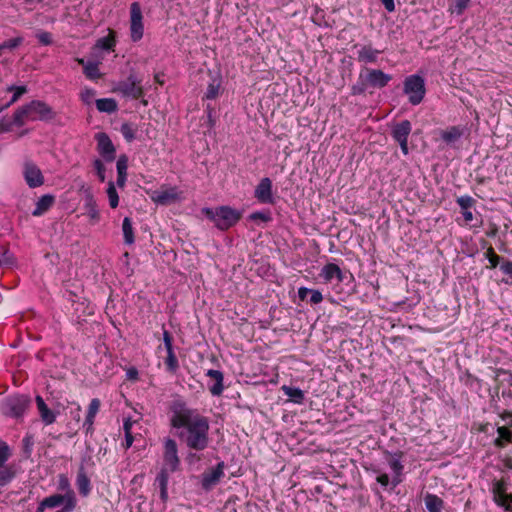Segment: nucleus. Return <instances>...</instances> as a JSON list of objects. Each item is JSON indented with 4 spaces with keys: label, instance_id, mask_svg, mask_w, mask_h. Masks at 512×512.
Here are the masks:
<instances>
[{
    "label": "nucleus",
    "instance_id": "nucleus-1",
    "mask_svg": "<svg viewBox=\"0 0 512 512\" xmlns=\"http://www.w3.org/2000/svg\"><path fill=\"white\" fill-rule=\"evenodd\" d=\"M169 409L172 414L170 424L179 430V439L191 450H205L209 445L208 419L182 399L173 400Z\"/></svg>",
    "mask_w": 512,
    "mask_h": 512
},
{
    "label": "nucleus",
    "instance_id": "nucleus-2",
    "mask_svg": "<svg viewBox=\"0 0 512 512\" xmlns=\"http://www.w3.org/2000/svg\"><path fill=\"white\" fill-rule=\"evenodd\" d=\"M392 76L380 69L364 68L359 73L357 82L351 87L352 95H361L372 88H384L391 81Z\"/></svg>",
    "mask_w": 512,
    "mask_h": 512
},
{
    "label": "nucleus",
    "instance_id": "nucleus-3",
    "mask_svg": "<svg viewBox=\"0 0 512 512\" xmlns=\"http://www.w3.org/2000/svg\"><path fill=\"white\" fill-rule=\"evenodd\" d=\"M203 213L208 219L213 221L215 226L220 230L229 229L241 218V213L229 206H221L215 210L211 208H204Z\"/></svg>",
    "mask_w": 512,
    "mask_h": 512
},
{
    "label": "nucleus",
    "instance_id": "nucleus-4",
    "mask_svg": "<svg viewBox=\"0 0 512 512\" xmlns=\"http://www.w3.org/2000/svg\"><path fill=\"white\" fill-rule=\"evenodd\" d=\"M31 404L28 395L15 394L7 396L1 402V411L5 416L21 418Z\"/></svg>",
    "mask_w": 512,
    "mask_h": 512
},
{
    "label": "nucleus",
    "instance_id": "nucleus-5",
    "mask_svg": "<svg viewBox=\"0 0 512 512\" xmlns=\"http://www.w3.org/2000/svg\"><path fill=\"white\" fill-rule=\"evenodd\" d=\"M141 83L142 80L131 71L125 80L117 83L114 91L121 94L123 97L139 99L144 95V89Z\"/></svg>",
    "mask_w": 512,
    "mask_h": 512
},
{
    "label": "nucleus",
    "instance_id": "nucleus-6",
    "mask_svg": "<svg viewBox=\"0 0 512 512\" xmlns=\"http://www.w3.org/2000/svg\"><path fill=\"white\" fill-rule=\"evenodd\" d=\"M403 91L412 105L420 104L426 92L424 79L419 75L408 76L404 81Z\"/></svg>",
    "mask_w": 512,
    "mask_h": 512
},
{
    "label": "nucleus",
    "instance_id": "nucleus-7",
    "mask_svg": "<svg viewBox=\"0 0 512 512\" xmlns=\"http://www.w3.org/2000/svg\"><path fill=\"white\" fill-rule=\"evenodd\" d=\"M412 125L409 120H402L393 125L391 130L392 138L399 143L401 151L404 155L409 153L408 150V137L411 133Z\"/></svg>",
    "mask_w": 512,
    "mask_h": 512
},
{
    "label": "nucleus",
    "instance_id": "nucleus-8",
    "mask_svg": "<svg viewBox=\"0 0 512 512\" xmlns=\"http://www.w3.org/2000/svg\"><path fill=\"white\" fill-rule=\"evenodd\" d=\"M141 6L138 2H133L130 6V32L133 42L139 41L143 37L144 26Z\"/></svg>",
    "mask_w": 512,
    "mask_h": 512
},
{
    "label": "nucleus",
    "instance_id": "nucleus-9",
    "mask_svg": "<svg viewBox=\"0 0 512 512\" xmlns=\"http://www.w3.org/2000/svg\"><path fill=\"white\" fill-rule=\"evenodd\" d=\"M163 459V468H167V470H169L170 472H175L176 470H178L180 465V459L178 456L177 443L174 439H165Z\"/></svg>",
    "mask_w": 512,
    "mask_h": 512
},
{
    "label": "nucleus",
    "instance_id": "nucleus-10",
    "mask_svg": "<svg viewBox=\"0 0 512 512\" xmlns=\"http://www.w3.org/2000/svg\"><path fill=\"white\" fill-rule=\"evenodd\" d=\"M225 463L219 462L215 467L201 474V487L204 491L212 490L224 477Z\"/></svg>",
    "mask_w": 512,
    "mask_h": 512
},
{
    "label": "nucleus",
    "instance_id": "nucleus-11",
    "mask_svg": "<svg viewBox=\"0 0 512 512\" xmlns=\"http://www.w3.org/2000/svg\"><path fill=\"white\" fill-rule=\"evenodd\" d=\"M28 109L29 113L31 114V121H49L55 117V113L52 108L40 100H33L28 103Z\"/></svg>",
    "mask_w": 512,
    "mask_h": 512
},
{
    "label": "nucleus",
    "instance_id": "nucleus-12",
    "mask_svg": "<svg viewBox=\"0 0 512 512\" xmlns=\"http://www.w3.org/2000/svg\"><path fill=\"white\" fill-rule=\"evenodd\" d=\"M97 141V151L106 162L114 161L116 149L110 137L105 132H99L95 135Z\"/></svg>",
    "mask_w": 512,
    "mask_h": 512
},
{
    "label": "nucleus",
    "instance_id": "nucleus-13",
    "mask_svg": "<svg viewBox=\"0 0 512 512\" xmlns=\"http://www.w3.org/2000/svg\"><path fill=\"white\" fill-rule=\"evenodd\" d=\"M23 176L30 188L40 187L44 184V176L40 168L32 161L24 163Z\"/></svg>",
    "mask_w": 512,
    "mask_h": 512
},
{
    "label": "nucleus",
    "instance_id": "nucleus-14",
    "mask_svg": "<svg viewBox=\"0 0 512 512\" xmlns=\"http://www.w3.org/2000/svg\"><path fill=\"white\" fill-rule=\"evenodd\" d=\"M255 198L263 204H273L272 181L268 177L260 180L254 191Z\"/></svg>",
    "mask_w": 512,
    "mask_h": 512
},
{
    "label": "nucleus",
    "instance_id": "nucleus-15",
    "mask_svg": "<svg viewBox=\"0 0 512 512\" xmlns=\"http://www.w3.org/2000/svg\"><path fill=\"white\" fill-rule=\"evenodd\" d=\"M82 191L84 193V207L86 209V213L92 221L97 222L99 220V212L92 190L89 187L83 186Z\"/></svg>",
    "mask_w": 512,
    "mask_h": 512
},
{
    "label": "nucleus",
    "instance_id": "nucleus-16",
    "mask_svg": "<svg viewBox=\"0 0 512 512\" xmlns=\"http://www.w3.org/2000/svg\"><path fill=\"white\" fill-rule=\"evenodd\" d=\"M355 48H358V45H355ZM380 53V50L372 48L371 45H362L359 46L357 60L365 64L375 63Z\"/></svg>",
    "mask_w": 512,
    "mask_h": 512
},
{
    "label": "nucleus",
    "instance_id": "nucleus-17",
    "mask_svg": "<svg viewBox=\"0 0 512 512\" xmlns=\"http://www.w3.org/2000/svg\"><path fill=\"white\" fill-rule=\"evenodd\" d=\"M157 204L168 205L178 200L177 188L171 187L165 190L156 191L152 197Z\"/></svg>",
    "mask_w": 512,
    "mask_h": 512
},
{
    "label": "nucleus",
    "instance_id": "nucleus-18",
    "mask_svg": "<svg viewBox=\"0 0 512 512\" xmlns=\"http://www.w3.org/2000/svg\"><path fill=\"white\" fill-rule=\"evenodd\" d=\"M206 376L211 378L214 383L209 386V391L213 396H220L223 393L224 385H223V373L219 370L209 369L206 372Z\"/></svg>",
    "mask_w": 512,
    "mask_h": 512
},
{
    "label": "nucleus",
    "instance_id": "nucleus-19",
    "mask_svg": "<svg viewBox=\"0 0 512 512\" xmlns=\"http://www.w3.org/2000/svg\"><path fill=\"white\" fill-rule=\"evenodd\" d=\"M35 400L41 420L46 425L53 424L56 420V414L49 409V407L47 406V404L45 403L44 399L41 396L37 395Z\"/></svg>",
    "mask_w": 512,
    "mask_h": 512
},
{
    "label": "nucleus",
    "instance_id": "nucleus-20",
    "mask_svg": "<svg viewBox=\"0 0 512 512\" xmlns=\"http://www.w3.org/2000/svg\"><path fill=\"white\" fill-rule=\"evenodd\" d=\"M320 276L323 277L326 282H330L334 278H336L339 282L343 281L344 279V275L340 267L334 263H328L324 265V267L321 269Z\"/></svg>",
    "mask_w": 512,
    "mask_h": 512
},
{
    "label": "nucleus",
    "instance_id": "nucleus-21",
    "mask_svg": "<svg viewBox=\"0 0 512 512\" xmlns=\"http://www.w3.org/2000/svg\"><path fill=\"white\" fill-rule=\"evenodd\" d=\"M68 498H75L73 491H67L65 494H53L43 499L44 506L49 509L63 506Z\"/></svg>",
    "mask_w": 512,
    "mask_h": 512
},
{
    "label": "nucleus",
    "instance_id": "nucleus-22",
    "mask_svg": "<svg viewBox=\"0 0 512 512\" xmlns=\"http://www.w3.org/2000/svg\"><path fill=\"white\" fill-rule=\"evenodd\" d=\"M169 472L170 471L167 470V468H162L155 480V482L158 484L160 490V498L163 503H166L168 500Z\"/></svg>",
    "mask_w": 512,
    "mask_h": 512
},
{
    "label": "nucleus",
    "instance_id": "nucleus-23",
    "mask_svg": "<svg viewBox=\"0 0 512 512\" xmlns=\"http://www.w3.org/2000/svg\"><path fill=\"white\" fill-rule=\"evenodd\" d=\"M100 405L101 402L98 398H94L90 401L87 415L84 421V427H86L87 433L93 429L94 419L100 409Z\"/></svg>",
    "mask_w": 512,
    "mask_h": 512
},
{
    "label": "nucleus",
    "instance_id": "nucleus-24",
    "mask_svg": "<svg viewBox=\"0 0 512 512\" xmlns=\"http://www.w3.org/2000/svg\"><path fill=\"white\" fill-rule=\"evenodd\" d=\"M54 201H55V197L51 194H46V195L41 196L36 203V207L33 210L32 215L33 216L43 215L54 204Z\"/></svg>",
    "mask_w": 512,
    "mask_h": 512
},
{
    "label": "nucleus",
    "instance_id": "nucleus-25",
    "mask_svg": "<svg viewBox=\"0 0 512 512\" xmlns=\"http://www.w3.org/2000/svg\"><path fill=\"white\" fill-rule=\"evenodd\" d=\"M76 486L78 488L79 493L82 496H87L90 493L91 487H90V479L86 475L85 469L83 466H81L77 473L76 478Z\"/></svg>",
    "mask_w": 512,
    "mask_h": 512
},
{
    "label": "nucleus",
    "instance_id": "nucleus-26",
    "mask_svg": "<svg viewBox=\"0 0 512 512\" xmlns=\"http://www.w3.org/2000/svg\"><path fill=\"white\" fill-rule=\"evenodd\" d=\"M77 62L84 67V74L90 80H96L101 77L98 64L95 62H85L82 58H77Z\"/></svg>",
    "mask_w": 512,
    "mask_h": 512
},
{
    "label": "nucleus",
    "instance_id": "nucleus-27",
    "mask_svg": "<svg viewBox=\"0 0 512 512\" xmlns=\"http://www.w3.org/2000/svg\"><path fill=\"white\" fill-rule=\"evenodd\" d=\"M117 185L119 187H123L126 182V176H127V167H128V158L126 155L119 156L117 160Z\"/></svg>",
    "mask_w": 512,
    "mask_h": 512
},
{
    "label": "nucleus",
    "instance_id": "nucleus-28",
    "mask_svg": "<svg viewBox=\"0 0 512 512\" xmlns=\"http://www.w3.org/2000/svg\"><path fill=\"white\" fill-rule=\"evenodd\" d=\"M498 437L494 440V445L503 448L506 443L512 444V432L506 426L497 428Z\"/></svg>",
    "mask_w": 512,
    "mask_h": 512
},
{
    "label": "nucleus",
    "instance_id": "nucleus-29",
    "mask_svg": "<svg viewBox=\"0 0 512 512\" xmlns=\"http://www.w3.org/2000/svg\"><path fill=\"white\" fill-rule=\"evenodd\" d=\"M424 501L429 512H442L444 502L437 495L427 494Z\"/></svg>",
    "mask_w": 512,
    "mask_h": 512
},
{
    "label": "nucleus",
    "instance_id": "nucleus-30",
    "mask_svg": "<svg viewBox=\"0 0 512 512\" xmlns=\"http://www.w3.org/2000/svg\"><path fill=\"white\" fill-rule=\"evenodd\" d=\"M96 107L99 112L114 113L118 109L117 102L113 98H101L96 100Z\"/></svg>",
    "mask_w": 512,
    "mask_h": 512
},
{
    "label": "nucleus",
    "instance_id": "nucleus-31",
    "mask_svg": "<svg viewBox=\"0 0 512 512\" xmlns=\"http://www.w3.org/2000/svg\"><path fill=\"white\" fill-rule=\"evenodd\" d=\"M463 129L459 126H452L447 130L441 131V138L446 143L450 144L461 138Z\"/></svg>",
    "mask_w": 512,
    "mask_h": 512
},
{
    "label": "nucleus",
    "instance_id": "nucleus-32",
    "mask_svg": "<svg viewBox=\"0 0 512 512\" xmlns=\"http://www.w3.org/2000/svg\"><path fill=\"white\" fill-rule=\"evenodd\" d=\"M282 391L296 404H301L305 399L304 392L300 388L284 385Z\"/></svg>",
    "mask_w": 512,
    "mask_h": 512
},
{
    "label": "nucleus",
    "instance_id": "nucleus-33",
    "mask_svg": "<svg viewBox=\"0 0 512 512\" xmlns=\"http://www.w3.org/2000/svg\"><path fill=\"white\" fill-rule=\"evenodd\" d=\"M31 120V114L29 113L28 104L18 108L13 115V123L21 127L26 121Z\"/></svg>",
    "mask_w": 512,
    "mask_h": 512
},
{
    "label": "nucleus",
    "instance_id": "nucleus-34",
    "mask_svg": "<svg viewBox=\"0 0 512 512\" xmlns=\"http://www.w3.org/2000/svg\"><path fill=\"white\" fill-rule=\"evenodd\" d=\"M389 459H388V464L390 466V468L392 469V471L394 472V474H402V471H403V464L401 462V458L403 456V453L402 452H396V453H389Z\"/></svg>",
    "mask_w": 512,
    "mask_h": 512
},
{
    "label": "nucleus",
    "instance_id": "nucleus-35",
    "mask_svg": "<svg viewBox=\"0 0 512 512\" xmlns=\"http://www.w3.org/2000/svg\"><path fill=\"white\" fill-rule=\"evenodd\" d=\"M122 231L124 236V243L126 245H132L135 241L134 232L132 227V221L129 217H125L122 223Z\"/></svg>",
    "mask_w": 512,
    "mask_h": 512
},
{
    "label": "nucleus",
    "instance_id": "nucleus-36",
    "mask_svg": "<svg viewBox=\"0 0 512 512\" xmlns=\"http://www.w3.org/2000/svg\"><path fill=\"white\" fill-rule=\"evenodd\" d=\"M16 476V470L12 466L0 468V486L8 485Z\"/></svg>",
    "mask_w": 512,
    "mask_h": 512
},
{
    "label": "nucleus",
    "instance_id": "nucleus-37",
    "mask_svg": "<svg viewBox=\"0 0 512 512\" xmlns=\"http://www.w3.org/2000/svg\"><path fill=\"white\" fill-rule=\"evenodd\" d=\"M7 91L14 92L13 96L11 97L10 101L2 108H0V111H2L4 108L9 107L10 105L14 104L18 101V99L27 92L26 86H15L11 85L7 88Z\"/></svg>",
    "mask_w": 512,
    "mask_h": 512
},
{
    "label": "nucleus",
    "instance_id": "nucleus-38",
    "mask_svg": "<svg viewBox=\"0 0 512 512\" xmlns=\"http://www.w3.org/2000/svg\"><path fill=\"white\" fill-rule=\"evenodd\" d=\"M114 46H115V39H114V35L112 32H110L108 36L99 38L95 44L96 48L106 50V51L113 50Z\"/></svg>",
    "mask_w": 512,
    "mask_h": 512
},
{
    "label": "nucleus",
    "instance_id": "nucleus-39",
    "mask_svg": "<svg viewBox=\"0 0 512 512\" xmlns=\"http://www.w3.org/2000/svg\"><path fill=\"white\" fill-rule=\"evenodd\" d=\"M0 263H1V265L7 266V267H11V266L15 265V263H16V258L9 251V249L7 247H2Z\"/></svg>",
    "mask_w": 512,
    "mask_h": 512
},
{
    "label": "nucleus",
    "instance_id": "nucleus-40",
    "mask_svg": "<svg viewBox=\"0 0 512 512\" xmlns=\"http://www.w3.org/2000/svg\"><path fill=\"white\" fill-rule=\"evenodd\" d=\"M164 362L167 370L170 372H175L179 367L178 359L174 353V350L167 351V357Z\"/></svg>",
    "mask_w": 512,
    "mask_h": 512
},
{
    "label": "nucleus",
    "instance_id": "nucleus-41",
    "mask_svg": "<svg viewBox=\"0 0 512 512\" xmlns=\"http://www.w3.org/2000/svg\"><path fill=\"white\" fill-rule=\"evenodd\" d=\"M107 195L111 208H116L119 204V196L113 182L108 184Z\"/></svg>",
    "mask_w": 512,
    "mask_h": 512
},
{
    "label": "nucleus",
    "instance_id": "nucleus-42",
    "mask_svg": "<svg viewBox=\"0 0 512 512\" xmlns=\"http://www.w3.org/2000/svg\"><path fill=\"white\" fill-rule=\"evenodd\" d=\"M120 131L123 137L128 141L132 142L135 139V128L131 123H123L121 125Z\"/></svg>",
    "mask_w": 512,
    "mask_h": 512
},
{
    "label": "nucleus",
    "instance_id": "nucleus-43",
    "mask_svg": "<svg viewBox=\"0 0 512 512\" xmlns=\"http://www.w3.org/2000/svg\"><path fill=\"white\" fill-rule=\"evenodd\" d=\"M486 257L490 263L491 268H496L499 264L501 265L502 261H505L502 257L495 253L492 247L488 248Z\"/></svg>",
    "mask_w": 512,
    "mask_h": 512
},
{
    "label": "nucleus",
    "instance_id": "nucleus-44",
    "mask_svg": "<svg viewBox=\"0 0 512 512\" xmlns=\"http://www.w3.org/2000/svg\"><path fill=\"white\" fill-rule=\"evenodd\" d=\"M11 456V451L6 442L0 440V468H3L5 463Z\"/></svg>",
    "mask_w": 512,
    "mask_h": 512
},
{
    "label": "nucleus",
    "instance_id": "nucleus-45",
    "mask_svg": "<svg viewBox=\"0 0 512 512\" xmlns=\"http://www.w3.org/2000/svg\"><path fill=\"white\" fill-rule=\"evenodd\" d=\"M493 492L495 494L494 496V500L495 502L500 505V506H505L506 505V498L507 496L506 495H501L502 493V485L499 483V482H496L494 487H493Z\"/></svg>",
    "mask_w": 512,
    "mask_h": 512
},
{
    "label": "nucleus",
    "instance_id": "nucleus-46",
    "mask_svg": "<svg viewBox=\"0 0 512 512\" xmlns=\"http://www.w3.org/2000/svg\"><path fill=\"white\" fill-rule=\"evenodd\" d=\"M496 380L501 383L507 382L509 386H512V373L504 369H497Z\"/></svg>",
    "mask_w": 512,
    "mask_h": 512
},
{
    "label": "nucleus",
    "instance_id": "nucleus-47",
    "mask_svg": "<svg viewBox=\"0 0 512 512\" xmlns=\"http://www.w3.org/2000/svg\"><path fill=\"white\" fill-rule=\"evenodd\" d=\"M249 219L253 221L269 222L272 218L270 212L257 211L251 213Z\"/></svg>",
    "mask_w": 512,
    "mask_h": 512
},
{
    "label": "nucleus",
    "instance_id": "nucleus-48",
    "mask_svg": "<svg viewBox=\"0 0 512 512\" xmlns=\"http://www.w3.org/2000/svg\"><path fill=\"white\" fill-rule=\"evenodd\" d=\"M474 203L475 200L468 195L457 198V204L460 206L462 210L470 209Z\"/></svg>",
    "mask_w": 512,
    "mask_h": 512
},
{
    "label": "nucleus",
    "instance_id": "nucleus-49",
    "mask_svg": "<svg viewBox=\"0 0 512 512\" xmlns=\"http://www.w3.org/2000/svg\"><path fill=\"white\" fill-rule=\"evenodd\" d=\"M470 0H455L454 8L451 9L452 13L457 15L463 14L465 9L468 7Z\"/></svg>",
    "mask_w": 512,
    "mask_h": 512
},
{
    "label": "nucleus",
    "instance_id": "nucleus-50",
    "mask_svg": "<svg viewBox=\"0 0 512 512\" xmlns=\"http://www.w3.org/2000/svg\"><path fill=\"white\" fill-rule=\"evenodd\" d=\"M93 166L97 172L98 178L101 182L105 181V166L100 159H96L93 162Z\"/></svg>",
    "mask_w": 512,
    "mask_h": 512
},
{
    "label": "nucleus",
    "instance_id": "nucleus-51",
    "mask_svg": "<svg viewBox=\"0 0 512 512\" xmlns=\"http://www.w3.org/2000/svg\"><path fill=\"white\" fill-rule=\"evenodd\" d=\"M23 42L22 37H15L12 39H9L1 44L3 50L4 49H14L18 47Z\"/></svg>",
    "mask_w": 512,
    "mask_h": 512
},
{
    "label": "nucleus",
    "instance_id": "nucleus-52",
    "mask_svg": "<svg viewBox=\"0 0 512 512\" xmlns=\"http://www.w3.org/2000/svg\"><path fill=\"white\" fill-rule=\"evenodd\" d=\"M95 90L91 89V88H85L82 92H81V100L85 103V104H91L94 96H95Z\"/></svg>",
    "mask_w": 512,
    "mask_h": 512
},
{
    "label": "nucleus",
    "instance_id": "nucleus-53",
    "mask_svg": "<svg viewBox=\"0 0 512 512\" xmlns=\"http://www.w3.org/2000/svg\"><path fill=\"white\" fill-rule=\"evenodd\" d=\"M36 38L43 45H50L52 43V35L46 31H40L36 34Z\"/></svg>",
    "mask_w": 512,
    "mask_h": 512
},
{
    "label": "nucleus",
    "instance_id": "nucleus-54",
    "mask_svg": "<svg viewBox=\"0 0 512 512\" xmlns=\"http://www.w3.org/2000/svg\"><path fill=\"white\" fill-rule=\"evenodd\" d=\"M219 92V84L211 83L207 87L205 97L207 99H215Z\"/></svg>",
    "mask_w": 512,
    "mask_h": 512
},
{
    "label": "nucleus",
    "instance_id": "nucleus-55",
    "mask_svg": "<svg viewBox=\"0 0 512 512\" xmlns=\"http://www.w3.org/2000/svg\"><path fill=\"white\" fill-rule=\"evenodd\" d=\"M34 445V439L32 435H27L23 439V449L26 455H30L32 452V447Z\"/></svg>",
    "mask_w": 512,
    "mask_h": 512
},
{
    "label": "nucleus",
    "instance_id": "nucleus-56",
    "mask_svg": "<svg viewBox=\"0 0 512 512\" xmlns=\"http://www.w3.org/2000/svg\"><path fill=\"white\" fill-rule=\"evenodd\" d=\"M310 299L309 302L311 304H319L323 300L322 293L319 290L311 289L309 292Z\"/></svg>",
    "mask_w": 512,
    "mask_h": 512
},
{
    "label": "nucleus",
    "instance_id": "nucleus-57",
    "mask_svg": "<svg viewBox=\"0 0 512 512\" xmlns=\"http://www.w3.org/2000/svg\"><path fill=\"white\" fill-rule=\"evenodd\" d=\"M163 342H164L166 351L173 350V345H172L173 338H172L170 332L167 330L163 331Z\"/></svg>",
    "mask_w": 512,
    "mask_h": 512
},
{
    "label": "nucleus",
    "instance_id": "nucleus-58",
    "mask_svg": "<svg viewBox=\"0 0 512 512\" xmlns=\"http://www.w3.org/2000/svg\"><path fill=\"white\" fill-rule=\"evenodd\" d=\"M76 506L75 498H68V501L62 506V508L56 512H72Z\"/></svg>",
    "mask_w": 512,
    "mask_h": 512
},
{
    "label": "nucleus",
    "instance_id": "nucleus-59",
    "mask_svg": "<svg viewBox=\"0 0 512 512\" xmlns=\"http://www.w3.org/2000/svg\"><path fill=\"white\" fill-rule=\"evenodd\" d=\"M500 270L505 274L512 278V261L505 260L502 261L500 265Z\"/></svg>",
    "mask_w": 512,
    "mask_h": 512
},
{
    "label": "nucleus",
    "instance_id": "nucleus-60",
    "mask_svg": "<svg viewBox=\"0 0 512 512\" xmlns=\"http://www.w3.org/2000/svg\"><path fill=\"white\" fill-rule=\"evenodd\" d=\"M376 481L383 487H387L390 483L389 476L386 473L379 474Z\"/></svg>",
    "mask_w": 512,
    "mask_h": 512
},
{
    "label": "nucleus",
    "instance_id": "nucleus-61",
    "mask_svg": "<svg viewBox=\"0 0 512 512\" xmlns=\"http://www.w3.org/2000/svg\"><path fill=\"white\" fill-rule=\"evenodd\" d=\"M309 292H311L310 288L307 287H300L298 289V297L300 300L304 301L307 299V296L309 295Z\"/></svg>",
    "mask_w": 512,
    "mask_h": 512
},
{
    "label": "nucleus",
    "instance_id": "nucleus-62",
    "mask_svg": "<svg viewBox=\"0 0 512 512\" xmlns=\"http://www.w3.org/2000/svg\"><path fill=\"white\" fill-rule=\"evenodd\" d=\"M200 459V456H198L195 452H189L186 456V461L190 465L200 461Z\"/></svg>",
    "mask_w": 512,
    "mask_h": 512
},
{
    "label": "nucleus",
    "instance_id": "nucleus-63",
    "mask_svg": "<svg viewBox=\"0 0 512 512\" xmlns=\"http://www.w3.org/2000/svg\"><path fill=\"white\" fill-rule=\"evenodd\" d=\"M127 379L129 380H137L138 379V370L134 367L129 368L126 372Z\"/></svg>",
    "mask_w": 512,
    "mask_h": 512
},
{
    "label": "nucleus",
    "instance_id": "nucleus-64",
    "mask_svg": "<svg viewBox=\"0 0 512 512\" xmlns=\"http://www.w3.org/2000/svg\"><path fill=\"white\" fill-rule=\"evenodd\" d=\"M501 418L503 421L506 422V424L508 426H512V413L509 412V411H504L502 414H501Z\"/></svg>",
    "mask_w": 512,
    "mask_h": 512
}]
</instances>
